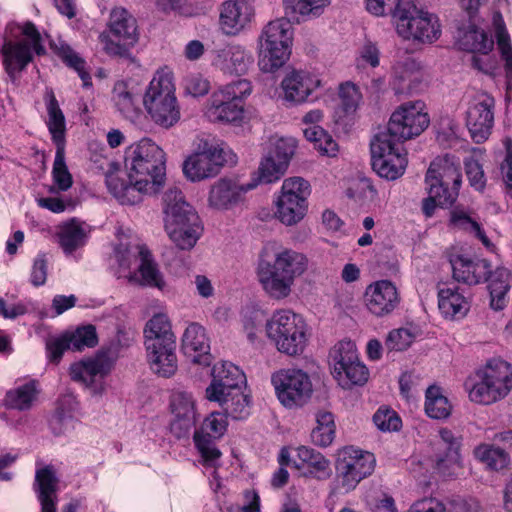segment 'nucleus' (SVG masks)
<instances>
[{"label": "nucleus", "mask_w": 512, "mask_h": 512, "mask_svg": "<svg viewBox=\"0 0 512 512\" xmlns=\"http://www.w3.org/2000/svg\"><path fill=\"white\" fill-rule=\"evenodd\" d=\"M170 409L173 415L170 422L171 433L178 439L188 438L198 417L193 396L187 392L173 393Z\"/></svg>", "instance_id": "22"}, {"label": "nucleus", "mask_w": 512, "mask_h": 512, "mask_svg": "<svg viewBox=\"0 0 512 512\" xmlns=\"http://www.w3.org/2000/svg\"><path fill=\"white\" fill-rule=\"evenodd\" d=\"M423 108L421 101L402 104L392 113L387 127L378 134L386 135L400 144L420 135L429 125L428 114Z\"/></svg>", "instance_id": "12"}, {"label": "nucleus", "mask_w": 512, "mask_h": 512, "mask_svg": "<svg viewBox=\"0 0 512 512\" xmlns=\"http://www.w3.org/2000/svg\"><path fill=\"white\" fill-rule=\"evenodd\" d=\"M114 362L115 355L111 349L100 350L93 358L73 363L70 366L71 379L89 388L93 394L100 395L104 391L103 379Z\"/></svg>", "instance_id": "17"}, {"label": "nucleus", "mask_w": 512, "mask_h": 512, "mask_svg": "<svg viewBox=\"0 0 512 512\" xmlns=\"http://www.w3.org/2000/svg\"><path fill=\"white\" fill-rule=\"evenodd\" d=\"M145 340H170L176 338L171 329V324L165 314L154 315L145 325Z\"/></svg>", "instance_id": "52"}, {"label": "nucleus", "mask_w": 512, "mask_h": 512, "mask_svg": "<svg viewBox=\"0 0 512 512\" xmlns=\"http://www.w3.org/2000/svg\"><path fill=\"white\" fill-rule=\"evenodd\" d=\"M86 240V231L82 223L71 220L63 224L59 232V243L65 253L71 254L83 246Z\"/></svg>", "instance_id": "46"}, {"label": "nucleus", "mask_w": 512, "mask_h": 512, "mask_svg": "<svg viewBox=\"0 0 512 512\" xmlns=\"http://www.w3.org/2000/svg\"><path fill=\"white\" fill-rule=\"evenodd\" d=\"M227 415L220 412L211 413L199 430L194 431L195 446L201 455L203 465L216 467L222 453L215 445V440L221 438L227 430Z\"/></svg>", "instance_id": "18"}, {"label": "nucleus", "mask_w": 512, "mask_h": 512, "mask_svg": "<svg viewBox=\"0 0 512 512\" xmlns=\"http://www.w3.org/2000/svg\"><path fill=\"white\" fill-rule=\"evenodd\" d=\"M361 100V94L353 83L341 84L339 88L338 109L343 116L354 114Z\"/></svg>", "instance_id": "53"}, {"label": "nucleus", "mask_w": 512, "mask_h": 512, "mask_svg": "<svg viewBox=\"0 0 512 512\" xmlns=\"http://www.w3.org/2000/svg\"><path fill=\"white\" fill-rule=\"evenodd\" d=\"M247 190L248 188H244L234 180L221 178L210 188L209 206L217 210H228L241 201L242 195Z\"/></svg>", "instance_id": "30"}, {"label": "nucleus", "mask_w": 512, "mask_h": 512, "mask_svg": "<svg viewBox=\"0 0 512 512\" xmlns=\"http://www.w3.org/2000/svg\"><path fill=\"white\" fill-rule=\"evenodd\" d=\"M297 458L299 462L294 460L293 464L297 469L307 468L308 472L305 475L312 476L318 480H325L332 474L330 461L313 448L299 447L297 449Z\"/></svg>", "instance_id": "33"}, {"label": "nucleus", "mask_w": 512, "mask_h": 512, "mask_svg": "<svg viewBox=\"0 0 512 512\" xmlns=\"http://www.w3.org/2000/svg\"><path fill=\"white\" fill-rule=\"evenodd\" d=\"M52 174L59 190L66 191L72 186V175L65 163V147L56 148Z\"/></svg>", "instance_id": "54"}, {"label": "nucleus", "mask_w": 512, "mask_h": 512, "mask_svg": "<svg viewBox=\"0 0 512 512\" xmlns=\"http://www.w3.org/2000/svg\"><path fill=\"white\" fill-rule=\"evenodd\" d=\"M493 27L497 42V47L505 61V72L508 79H512V46L510 36L506 30L502 15L497 12L493 15Z\"/></svg>", "instance_id": "48"}, {"label": "nucleus", "mask_w": 512, "mask_h": 512, "mask_svg": "<svg viewBox=\"0 0 512 512\" xmlns=\"http://www.w3.org/2000/svg\"><path fill=\"white\" fill-rule=\"evenodd\" d=\"M146 352H151L152 357L159 354L165 360L172 361L176 356V338L170 340H145L144 341Z\"/></svg>", "instance_id": "62"}, {"label": "nucleus", "mask_w": 512, "mask_h": 512, "mask_svg": "<svg viewBox=\"0 0 512 512\" xmlns=\"http://www.w3.org/2000/svg\"><path fill=\"white\" fill-rule=\"evenodd\" d=\"M328 4L329 0H284L286 14L298 23L320 16Z\"/></svg>", "instance_id": "40"}, {"label": "nucleus", "mask_w": 512, "mask_h": 512, "mask_svg": "<svg viewBox=\"0 0 512 512\" xmlns=\"http://www.w3.org/2000/svg\"><path fill=\"white\" fill-rule=\"evenodd\" d=\"M139 257V278L136 276V274H133L129 276V281H136L141 286L163 290L166 282L158 264L153 259L151 252L146 247H140Z\"/></svg>", "instance_id": "34"}, {"label": "nucleus", "mask_w": 512, "mask_h": 512, "mask_svg": "<svg viewBox=\"0 0 512 512\" xmlns=\"http://www.w3.org/2000/svg\"><path fill=\"white\" fill-rule=\"evenodd\" d=\"M428 197L422 201V211L426 217H431L437 206L441 208L451 207V200L454 194L447 197L440 196V194L433 188H426Z\"/></svg>", "instance_id": "64"}, {"label": "nucleus", "mask_w": 512, "mask_h": 512, "mask_svg": "<svg viewBox=\"0 0 512 512\" xmlns=\"http://www.w3.org/2000/svg\"><path fill=\"white\" fill-rule=\"evenodd\" d=\"M147 361L150 369L160 377L169 378L173 376L178 368L177 357L172 361L165 360L163 356L156 354L152 357L151 352H147Z\"/></svg>", "instance_id": "59"}, {"label": "nucleus", "mask_w": 512, "mask_h": 512, "mask_svg": "<svg viewBox=\"0 0 512 512\" xmlns=\"http://www.w3.org/2000/svg\"><path fill=\"white\" fill-rule=\"evenodd\" d=\"M370 149L372 168L381 178L396 180L404 174L408 161L402 144L377 133Z\"/></svg>", "instance_id": "13"}, {"label": "nucleus", "mask_w": 512, "mask_h": 512, "mask_svg": "<svg viewBox=\"0 0 512 512\" xmlns=\"http://www.w3.org/2000/svg\"><path fill=\"white\" fill-rule=\"evenodd\" d=\"M99 40L109 56L131 59L130 49L138 41L136 19L124 8L112 9L107 29L99 35Z\"/></svg>", "instance_id": "9"}, {"label": "nucleus", "mask_w": 512, "mask_h": 512, "mask_svg": "<svg viewBox=\"0 0 512 512\" xmlns=\"http://www.w3.org/2000/svg\"><path fill=\"white\" fill-rule=\"evenodd\" d=\"M458 45L464 51L487 54L493 49L494 41L483 30L470 25L459 36Z\"/></svg>", "instance_id": "39"}, {"label": "nucleus", "mask_w": 512, "mask_h": 512, "mask_svg": "<svg viewBox=\"0 0 512 512\" xmlns=\"http://www.w3.org/2000/svg\"><path fill=\"white\" fill-rule=\"evenodd\" d=\"M291 30V22L286 18H279L265 25L259 38L258 65L261 71L274 72L289 59L292 42Z\"/></svg>", "instance_id": "8"}, {"label": "nucleus", "mask_w": 512, "mask_h": 512, "mask_svg": "<svg viewBox=\"0 0 512 512\" xmlns=\"http://www.w3.org/2000/svg\"><path fill=\"white\" fill-rule=\"evenodd\" d=\"M36 465L38 468L35 472L33 487L40 502V512H57L59 479L56 469L51 464L43 466L40 461H37Z\"/></svg>", "instance_id": "24"}, {"label": "nucleus", "mask_w": 512, "mask_h": 512, "mask_svg": "<svg viewBox=\"0 0 512 512\" xmlns=\"http://www.w3.org/2000/svg\"><path fill=\"white\" fill-rule=\"evenodd\" d=\"M183 354L193 363L209 366L212 362L210 345L204 327L191 323L185 330L181 345Z\"/></svg>", "instance_id": "27"}, {"label": "nucleus", "mask_w": 512, "mask_h": 512, "mask_svg": "<svg viewBox=\"0 0 512 512\" xmlns=\"http://www.w3.org/2000/svg\"><path fill=\"white\" fill-rule=\"evenodd\" d=\"M266 333L281 353L295 356L305 348V323L289 310L276 311L266 323Z\"/></svg>", "instance_id": "11"}, {"label": "nucleus", "mask_w": 512, "mask_h": 512, "mask_svg": "<svg viewBox=\"0 0 512 512\" xmlns=\"http://www.w3.org/2000/svg\"><path fill=\"white\" fill-rule=\"evenodd\" d=\"M44 99L48 113L47 126L52 140L56 144V148L65 147L66 126L64 114L52 90L46 92Z\"/></svg>", "instance_id": "36"}, {"label": "nucleus", "mask_w": 512, "mask_h": 512, "mask_svg": "<svg viewBox=\"0 0 512 512\" xmlns=\"http://www.w3.org/2000/svg\"><path fill=\"white\" fill-rule=\"evenodd\" d=\"M373 422L381 431H397L401 427V419L397 413L387 407H380L376 411Z\"/></svg>", "instance_id": "58"}, {"label": "nucleus", "mask_w": 512, "mask_h": 512, "mask_svg": "<svg viewBox=\"0 0 512 512\" xmlns=\"http://www.w3.org/2000/svg\"><path fill=\"white\" fill-rule=\"evenodd\" d=\"M243 104L228 100L221 93H213L206 107L205 115L211 122H237L243 118Z\"/></svg>", "instance_id": "32"}, {"label": "nucleus", "mask_w": 512, "mask_h": 512, "mask_svg": "<svg viewBox=\"0 0 512 512\" xmlns=\"http://www.w3.org/2000/svg\"><path fill=\"white\" fill-rule=\"evenodd\" d=\"M495 100L487 93L477 94L469 103L466 111V127L472 140L485 142L492 133L494 125Z\"/></svg>", "instance_id": "19"}, {"label": "nucleus", "mask_w": 512, "mask_h": 512, "mask_svg": "<svg viewBox=\"0 0 512 512\" xmlns=\"http://www.w3.org/2000/svg\"><path fill=\"white\" fill-rule=\"evenodd\" d=\"M236 163V155L215 139L199 138L194 153L183 163V173L191 181H201L219 174L225 164Z\"/></svg>", "instance_id": "7"}, {"label": "nucleus", "mask_w": 512, "mask_h": 512, "mask_svg": "<svg viewBox=\"0 0 512 512\" xmlns=\"http://www.w3.org/2000/svg\"><path fill=\"white\" fill-rule=\"evenodd\" d=\"M252 91L251 83L246 79H238L220 88L214 93H221L224 98L242 104V100Z\"/></svg>", "instance_id": "57"}, {"label": "nucleus", "mask_w": 512, "mask_h": 512, "mask_svg": "<svg viewBox=\"0 0 512 512\" xmlns=\"http://www.w3.org/2000/svg\"><path fill=\"white\" fill-rule=\"evenodd\" d=\"M475 457L493 471H502L510 463L509 454L500 447L489 444H481L474 450Z\"/></svg>", "instance_id": "45"}, {"label": "nucleus", "mask_w": 512, "mask_h": 512, "mask_svg": "<svg viewBox=\"0 0 512 512\" xmlns=\"http://www.w3.org/2000/svg\"><path fill=\"white\" fill-rule=\"evenodd\" d=\"M38 394L37 382L31 380L15 389L9 390L5 395V406L19 411L29 410L37 400Z\"/></svg>", "instance_id": "38"}, {"label": "nucleus", "mask_w": 512, "mask_h": 512, "mask_svg": "<svg viewBox=\"0 0 512 512\" xmlns=\"http://www.w3.org/2000/svg\"><path fill=\"white\" fill-rule=\"evenodd\" d=\"M425 396V412L430 418L440 420L450 416L452 406L440 387H428Z\"/></svg>", "instance_id": "47"}, {"label": "nucleus", "mask_w": 512, "mask_h": 512, "mask_svg": "<svg viewBox=\"0 0 512 512\" xmlns=\"http://www.w3.org/2000/svg\"><path fill=\"white\" fill-rule=\"evenodd\" d=\"M208 400L218 402L225 412V415L233 419L244 418L249 413L250 398L248 395L244 394L241 389L219 395L218 399Z\"/></svg>", "instance_id": "42"}, {"label": "nucleus", "mask_w": 512, "mask_h": 512, "mask_svg": "<svg viewBox=\"0 0 512 512\" xmlns=\"http://www.w3.org/2000/svg\"><path fill=\"white\" fill-rule=\"evenodd\" d=\"M394 19L397 33L406 40L433 43L441 35L437 16L418 7L412 0L403 3Z\"/></svg>", "instance_id": "10"}, {"label": "nucleus", "mask_w": 512, "mask_h": 512, "mask_svg": "<svg viewBox=\"0 0 512 512\" xmlns=\"http://www.w3.org/2000/svg\"><path fill=\"white\" fill-rule=\"evenodd\" d=\"M128 182L119 178L117 175H109L106 178V184L110 193L122 205H136L142 202L144 195L158 192L159 189L151 187L146 180L139 178L129 179Z\"/></svg>", "instance_id": "26"}, {"label": "nucleus", "mask_w": 512, "mask_h": 512, "mask_svg": "<svg viewBox=\"0 0 512 512\" xmlns=\"http://www.w3.org/2000/svg\"><path fill=\"white\" fill-rule=\"evenodd\" d=\"M438 306L441 313L450 319H459L466 315L469 310V302L460 293L459 288H442L438 292Z\"/></svg>", "instance_id": "35"}, {"label": "nucleus", "mask_w": 512, "mask_h": 512, "mask_svg": "<svg viewBox=\"0 0 512 512\" xmlns=\"http://www.w3.org/2000/svg\"><path fill=\"white\" fill-rule=\"evenodd\" d=\"M490 306L492 309L499 311L506 305V294L510 288V272L504 267H498L494 271L490 269L488 274Z\"/></svg>", "instance_id": "37"}, {"label": "nucleus", "mask_w": 512, "mask_h": 512, "mask_svg": "<svg viewBox=\"0 0 512 512\" xmlns=\"http://www.w3.org/2000/svg\"><path fill=\"white\" fill-rule=\"evenodd\" d=\"M0 53L5 72L16 83L20 74L33 61L34 53L41 56L46 53V49L40 32L31 21L24 24L12 21L5 27Z\"/></svg>", "instance_id": "1"}, {"label": "nucleus", "mask_w": 512, "mask_h": 512, "mask_svg": "<svg viewBox=\"0 0 512 512\" xmlns=\"http://www.w3.org/2000/svg\"><path fill=\"white\" fill-rule=\"evenodd\" d=\"M66 334L74 351H82L84 348L94 347L98 343L96 329L93 325L83 326L73 333Z\"/></svg>", "instance_id": "55"}, {"label": "nucleus", "mask_w": 512, "mask_h": 512, "mask_svg": "<svg viewBox=\"0 0 512 512\" xmlns=\"http://www.w3.org/2000/svg\"><path fill=\"white\" fill-rule=\"evenodd\" d=\"M164 227L171 241L181 250H190L200 238L203 226L196 210L181 190L169 188L163 195Z\"/></svg>", "instance_id": "2"}, {"label": "nucleus", "mask_w": 512, "mask_h": 512, "mask_svg": "<svg viewBox=\"0 0 512 512\" xmlns=\"http://www.w3.org/2000/svg\"><path fill=\"white\" fill-rule=\"evenodd\" d=\"M465 173L469 184L477 191H483L486 186V177L482 165L473 157L464 161Z\"/></svg>", "instance_id": "60"}, {"label": "nucleus", "mask_w": 512, "mask_h": 512, "mask_svg": "<svg viewBox=\"0 0 512 512\" xmlns=\"http://www.w3.org/2000/svg\"><path fill=\"white\" fill-rule=\"evenodd\" d=\"M307 265L305 255L291 249H283L275 254L273 263H259V281L270 297L283 299L290 294L294 279L306 271Z\"/></svg>", "instance_id": "3"}, {"label": "nucleus", "mask_w": 512, "mask_h": 512, "mask_svg": "<svg viewBox=\"0 0 512 512\" xmlns=\"http://www.w3.org/2000/svg\"><path fill=\"white\" fill-rule=\"evenodd\" d=\"M512 390V365L500 358L489 360L477 370L475 381L469 388L472 402L491 405L504 399Z\"/></svg>", "instance_id": "4"}, {"label": "nucleus", "mask_w": 512, "mask_h": 512, "mask_svg": "<svg viewBox=\"0 0 512 512\" xmlns=\"http://www.w3.org/2000/svg\"><path fill=\"white\" fill-rule=\"evenodd\" d=\"M295 148L296 143L293 138H278L271 142L266 156H271L272 160L277 161L275 171L278 175L283 170H287Z\"/></svg>", "instance_id": "49"}, {"label": "nucleus", "mask_w": 512, "mask_h": 512, "mask_svg": "<svg viewBox=\"0 0 512 512\" xmlns=\"http://www.w3.org/2000/svg\"><path fill=\"white\" fill-rule=\"evenodd\" d=\"M320 85V80L304 71H292L282 80L285 100L300 104Z\"/></svg>", "instance_id": "29"}, {"label": "nucleus", "mask_w": 512, "mask_h": 512, "mask_svg": "<svg viewBox=\"0 0 512 512\" xmlns=\"http://www.w3.org/2000/svg\"><path fill=\"white\" fill-rule=\"evenodd\" d=\"M309 183L301 177L285 179L276 202V217L285 225L298 223L306 214Z\"/></svg>", "instance_id": "14"}, {"label": "nucleus", "mask_w": 512, "mask_h": 512, "mask_svg": "<svg viewBox=\"0 0 512 512\" xmlns=\"http://www.w3.org/2000/svg\"><path fill=\"white\" fill-rule=\"evenodd\" d=\"M426 183H436L438 185H453L460 187L462 184V174L459 164L455 163L453 157L448 155L438 157L430 163L425 176Z\"/></svg>", "instance_id": "31"}, {"label": "nucleus", "mask_w": 512, "mask_h": 512, "mask_svg": "<svg viewBox=\"0 0 512 512\" xmlns=\"http://www.w3.org/2000/svg\"><path fill=\"white\" fill-rule=\"evenodd\" d=\"M433 456L434 468L443 477H455L462 470L460 455L461 441L451 430L439 431V440L435 442Z\"/></svg>", "instance_id": "20"}, {"label": "nucleus", "mask_w": 512, "mask_h": 512, "mask_svg": "<svg viewBox=\"0 0 512 512\" xmlns=\"http://www.w3.org/2000/svg\"><path fill=\"white\" fill-rule=\"evenodd\" d=\"M419 83L418 73L411 72L404 67L401 71H395L394 89L397 93H411Z\"/></svg>", "instance_id": "63"}, {"label": "nucleus", "mask_w": 512, "mask_h": 512, "mask_svg": "<svg viewBox=\"0 0 512 512\" xmlns=\"http://www.w3.org/2000/svg\"><path fill=\"white\" fill-rule=\"evenodd\" d=\"M374 466L375 458L373 454L354 447L342 449L337 460L340 489L344 493L354 490L361 480L373 472Z\"/></svg>", "instance_id": "15"}, {"label": "nucleus", "mask_w": 512, "mask_h": 512, "mask_svg": "<svg viewBox=\"0 0 512 512\" xmlns=\"http://www.w3.org/2000/svg\"><path fill=\"white\" fill-rule=\"evenodd\" d=\"M60 56L63 61L71 68L75 69L83 81L84 87L92 85L90 74L85 70V61L69 46L62 47Z\"/></svg>", "instance_id": "56"}, {"label": "nucleus", "mask_w": 512, "mask_h": 512, "mask_svg": "<svg viewBox=\"0 0 512 512\" xmlns=\"http://www.w3.org/2000/svg\"><path fill=\"white\" fill-rule=\"evenodd\" d=\"M453 278L457 282L476 285L488 280L490 263L485 259L473 260L467 256L456 254L450 257Z\"/></svg>", "instance_id": "28"}, {"label": "nucleus", "mask_w": 512, "mask_h": 512, "mask_svg": "<svg viewBox=\"0 0 512 512\" xmlns=\"http://www.w3.org/2000/svg\"><path fill=\"white\" fill-rule=\"evenodd\" d=\"M143 103L151 120L162 128L169 129L180 120V106L170 73L158 71L154 75Z\"/></svg>", "instance_id": "5"}, {"label": "nucleus", "mask_w": 512, "mask_h": 512, "mask_svg": "<svg viewBox=\"0 0 512 512\" xmlns=\"http://www.w3.org/2000/svg\"><path fill=\"white\" fill-rule=\"evenodd\" d=\"M254 11L247 0H228L221 6L219 23L224 34L235 36L251 22Z\"/></svg>", "instance_id": "25"}, {"label": "nucleus", "mask_w": 512, "mask_h": 512, "mask_svg": "<svg viewBox=\"0 0 512 512\" xmlns=\"http://www.w3.org/2000/svg\"><path fill=\"white\" fill-rule=\"evenodd\" d=\"M341 374H334V378L344 388H350L353 385H363L369 378V371L367 367L357 358L351 365L344 367L340 370Z\"/></svg>", "instance_id": "51"}, {"label": "nucleus", "mask_w": 512, "mask_h": 512, "mask_svg": "<svg viewBox=\"0 0 512 512\" xmlns=\"http://www.w3.org/2000/svg\"><path fill=\"white\" fill-rule=\"evenodd\" d=\"M245 384V374L239 367L230 362L216 364L212 369V381L206 388V398L218 399L219 395L240 390Z\"/></svg>", "instance_id": "23"}, {"label": "nucleus", "mask_w": 512, "mask_h": 512, "mask_svg": "<svg viewBox=\"0 0 512 512\" xmlns=\"http://www.w3.org/2000/svg\"><path fill=\"white\" fill-rule=\"evenodd\" d=\"M359 358L356 345L352 341H340L335 344L329 352V365L332 374H341L340 370L351 365L353 361Z\"/></svg>", "instance_id": "44"}, {"label": "nucleus", "mask_w": 512, "mask_h": 512, "mask_svg": "<svg viewBox=\"0 0 512 512\" xmlns=\"http://www.w3.org/2000/svg\"><path fill=\"white\" fill-rule=\"evenodd\" d=\"M164 151L150 139H142L126 151L125 166L128 178L146 180L151 187L160 189L165 180Z\"/></svg>", "instance_id": "6"}, {"label": "nucleus", "mask_w": 512, "mask_h": 512, "mask_svg": "<svg viewBox=\"0 0 512 512\" xmlns=\"http://www.w3.org/2000/svg\"><path fill=\"white\" fill-rule=\"evenodd\" d=\"M317 426L311 432V440L320 447L329 446L335 436V423L332 413L321 411L316 417Z\"/></svg>", "instance_id": "50"}, {"label": "nucleus", "mask_w": 512, "mask_h": 512, "mask_svg": "<svg viewBox=\"0 0 512 512\" xmlns=\"http://www.w3.org/2000/svg\"><path fill=\"white\" fill-rule=\"evenodd\" d=\"M414 341V335L405 328L394 329L387 335L385 345L390 351L406 350Z\"/></svg>", "instance_id": "61"}, {"label": "nucleus", "mask_w": 512, "mask_h": 512, "mask_svg": "<svg viewBox=\"0 0 512 512\" xmlns=\"http://www.w3.org/2000/svg\"><path fill=\"white\" fill-rule=\"evenodd\" d=\"M279 401L288 408L304 405L312 394L309 375L301 369H282L272 376Z\"/></svg>", "instance_id": "16"}, {"label": "nucleus", "mask_w": 512, "mask_h": 512, "mask_svg": "<svg viewBox=\"0 0 512 512\" xmlns=\"http://www.w3.org/2000/svg\"><path fill=\"white\" fill-rule=\"evenodd\" d=\"M113 100L118 111L127 119L134 121L138 118V96L131 91L127 84L118 82L113 89Z\"/></svg>", "instance_id": "43"}, {"label": "nucleus", "mask_w": 512, "mask_h": 512, "mask_svg": "<svg viewBox=\"0 0 512 512\" xmlns=\"http://www.w3.org/2000/svg\"><path fill=\"white\" fill-rule=\"evenodd\" d=\"M215 52L219 59L226 62V67L236 74H244L253 63L252 54L240 45H228Z\"/></svg>", "instance_id": "41"}, {"label": "nucleus", "mask_w": 512, "mask_h": 512, "mask_svg": "<svg viewBox=\"0 0 512 512\" xmlns=\"http://www.w3.org/2000/svg\"><path fill=\"white\" fill-rule=\"evenodd\" d=\"M364 302L371 314L386 317L398 308L401 296L394 283L389 280H378L366 287Z\"/></svg>", "instance_id": "21"}]
</instances>
